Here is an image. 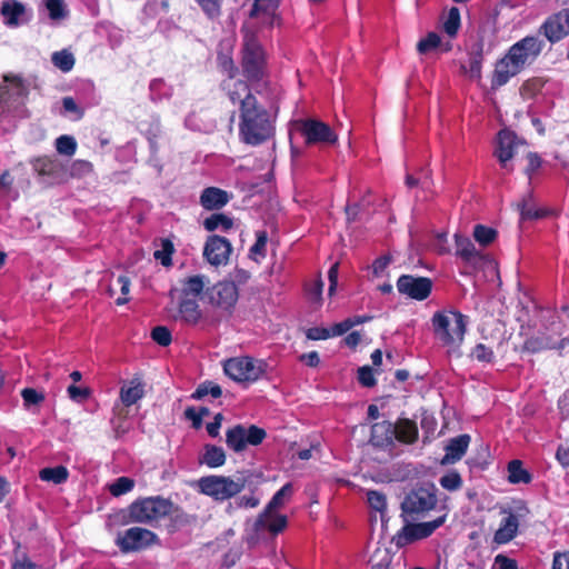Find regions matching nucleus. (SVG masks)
<instances>
[{
  "label": "nucleus",
  "instance_id": "nucleus-1",
  "mask_svg": "<svg viewBox=\"0 0 569 569\" xmlns=\"http://www.w3.org/2000/svg\"><path fill=\"white\" fill-rule=\"evenodd\" d=\"M545 41L535 36H527L513 43L508 52L496 62L491 78V88L498 89L530 66L541 53Z\"/></svg>",
  "mask_w": 569,
  "mask_h": 569
},
{
  "label": "nucleus",
  "instance_id": "nucleus-2",
  "mask_svg": "<svg viewBox=\"0 0 569 569\" xmlns=\"http://www.w3.org/2000/svg\"><path fill=\"white\" fill-rule=\"evenodd\" d=\"M273 123L269 112L258 103L249 99L240 111L239 134L243 142L258 146L267 141L273 134Z\"/></svg>",
  "mask_w": 569,
  "mask_h": 569
},
{
  "label": "nucleus",
  "instance_id": "nucleus-3",
  "mask_svg": "<svg viewBox=\"0 0 569 569\" xmlns=\"http://www.w3.org/2000/svg\"><path fill=\"white\" fill-rule=\"evenodd\" d=\"M436 338L442 346L456 351L463 342L468 318L459 311H438L431 318Z\"/></svg>",
  "mask_w": 569,
  "mask_h": 569
},
{
  "label": "nucleus",
  "instance_id": "nucleus-4",
  "mask_svg": "<svg viewBox=\"0 0 569 569\" xmlns=\"http://www.w3.org/2000/svg\"><path fill=\"white\" fill-rule=\"evenodd\" d=\"M437 488L433 483H422L409 491L401 502V517L405 522L418 521L428 516L437 506Z\"/></svg>",
  "mask_w": 569,
  "mask_h": 569
},
{
  "label": "nucleus",
  "instance_id": "nucleus-5",
  "mask_svg": "<svg viewBox=\"0 0 569 569\" xmlns=\"http://www.w3.org/2000/svg\"><path fill=\"white\" fill-rule=\"evenodd\" d=\"M250 475L237 472L233 477L207 476L199 480L200 491L216 500H227L240 493L248 483Z\"/></svg>",
  "mask_w": 569,
  "mask_h": 569
},
{
  "label": "nucleus",
  "instance_id": "nucleus-6",
  "mask_svg": "<svg viewBox=\"0 0 569 569\" xmlns=\"http://www.w3.org/2000/svg\"><path fill=\"white\" fill-rule=\"evenodd\" d=\"M291 495V483H286L273 495L264 510L257 517L254 521L256 532L268 530L271 533L277 535L287 527V517L279 515L276 511L284 506L286 501L290 498Z\"/></svg>",
  "mask_w": 569,
  "mask_h": 569
},
{
  "label": "nucleus",
  "instance_id": "nucleus-7",
  "mask_svg": "<svg viewBox=\"0 0 569 569\" xmlns=\"http://www.w3.org/2000/svg\"><path fill=\"white\" fill-rule=\"evenodd\" d=\"M173 503L161 497H148L132 502L129 516L132 521L152 523L173 512Z\"/></svg>",
  "mask_w": 569,
  "mask_h": 569
},
{
  "label": "nucleus",
  "instance_id": "nucleus-8",
  "mask_svg": "<svg viewBox=\"0 0 569 569\" xmlns=\"http://www.w3.org/2000/svg\"><path fill=\"white\" fill-rule=\"evenodd\" d=\"M266 363L250 357L230 358L223 363L224 373L236 382L252 383L263 373Z\"/></svg>",
  "mask_w": 569,
  "mask_h": 569
},
{
  "label": "nucleus",
  "instance_id": "nucleus-9",
  "mask_svg": "<svg viewBox=\"0 0 569 569\" xmlns=\"http://www.w3.org/2000/svg\"><path fill=\"white\" fill-rule=\"evenodd\" d=\"M563 325L561 321L553 320L545 330L539 331L537 336L528 338L523 343V350L530 353H537L545 350H562L569 346V337L557 340L562 335Z\"/></svg>",
  "mask_w": 569,
  "mask_h": 569
},
{
  "label": "nucleus",
  "instance_id": "nucleus-10",
  "mask_svg": "<svg viewBox=\"0 0 569 569\" xmlns=\"http://www.w3.org/2000/svg\"><path fill=\"white\" fill-rule=\"evenodd\" d=\"M447 519V513L438 516L431 521L417 522L409 521L405 522V526L393 537L392 541L397 547H405L417 540H421L430 537L439 527H441Z\"/></svg>",
  "mask_w": 569,
  "mask_h": 569
},
{
  "label": "nucleus",
  "instance_id": "nucleus-11",
  "mask_svg": "<svg viewBox=\"0 0 569 569\" xmlns=\"http://www.w3.org/2000/svg\"><path fill=\"white\" fill-rule=\"evenodd\" d=\"M266 438V431L257 426L246 428L237 425L226 432L227 446L236 452L243 451L248 445L258 446Z\"/></svg>",
  "mask_w": 569,
  "mask_h": 569
},
{
  "label": "nucleus",
  "instance_id": "nucleus-12",
  "mask_svg": "<svg viewBox=\"0 0 569 569\" xmlns=\"http://www.w3.org/2000/svg\"><path fill=\"white\" fill-rule=\"evenodd\" d=\"M242 67L250 80H260L264 71V52L254 37H248L243 46Z\"/></svg>",
  "mask_w": 569,
  "mask_h": 569
},
{
  "label": "nucleus",
  "instance_id": "nucleus-13",
  "mask_svg": "<svg viewBox=\"0 0 569 569\" xmlns=\"http://www.w3.org/2000/svg\"><path fill=\"white\" fill-rule=\"evenodd\" d=\"M157 540V535L148 529L132 527L118 532L116 545L124 552H133L151 546Z\"/></svg>",
  "mask_w": 569,
  "mask_h": 569
},
{
  "label": "nucleus",
  "instance_id": "nucleus-14",
  "mask_svg": "<svg viewBox=\"0 0 569 569\" xmlns=\"http://www.w3.org/2000/svg\"><path fill=\"white\" fill-rule=\"evenodd\" d=\"M297 130L306 138L308 144L335 143L338 139L337 134L327 123L316 119L298 121Z\"/></svg>",
  "mask_w": 569,
  "mask_h": 569
},
{
  "label": "nucleus",
  "instance_id": "nucleus-15",
  "mask_svg": "<svg viewBox=\"0 0 569 569\" xmlns=\"http://www.w3.org/2000/svg\"><path fill=\"white\" fill-rule=\"evenodd\" d=\"M526 146V141L520 139L513 131L509 129H502L499 131L497 137V147L495 154L498 158L502 168L512 170L508 166V161L511 160L521 147Z\"/></svg>",
  "mask_w": 569,
  "mask_h": 569
},
{
  "label": "nucleus",
  "instance_id": "nucleus-16",
  "mask_svg": "<svg viewBox=\"0 0 569 569\" xmlns=\"http://www.w3.org/2000/svg\"><path fill=\"white\" fill-rule=\"evenodd\" d=\"M539 32L551 43L558 42L569 36V8L562 9L548 17L540 26Z\"/></svg>",
  "mask_w": 569,
  "mask_h": 569
},
{
  "label": "nucleus",
  "instance_id": "nucleus-17",
  "mask_svg": "<svg viewBox=\"0 0 569 569\" xmlns=\"http://www.w3.org/2000/svg\"><path fill=\"white\" fill-rule=\"evenodd\" d=\"M397 289L401 295L421 301L429 297L432 290V281L426 277L403 274L397 281Z\"/></svg>",
  "mask_w": 569,
  "mask_h": 569
},
{
  "label": "nucleus",
  "instance_id": "nucleus-18",
  "mask_svg": "<svg viewBox=\"0 0 569 569\" xmlns=\"http://www.w3.org/2000/svg\"><path fill=\"white\" fill-rule=\"evenodd\" d=\"M231 251V243L226 238L210 236L203 247V257L211 266L219 267L228 263Z\"/></svg>",
  "mask_w": 569,
  "mask_h": 569
},
{
  "label": "nucleus",
  "instance_id": "nucleus-19",
  "mask_svg": "<svg viewBox=\"0 0 569 569\" xmlns=\"http://www.w3.org/2000/svg\"><path fill=\"white\" fill-rule=\"evenodd\" d=\"M208 297L213 306L230 311L238 301V288L233 281H220L208 289Z\"/></svg>",
  "mask_w": 569,
  "mask_h": 569
},
{
  "label": "nucleus",
  "instance_id": "nucleus-20",
  "mask_svg": "<svg viewBox=\"0 0 569 569\" xmlns=\"http://www.w3.org/2000/svg\"><path fill=\"white\" fill-rule=\"evenodd\" d=\"M502 513L503 517L493 536V541L498 545H505L511 541L519 529V518L517 515L506 510Z\"/></svg>",
  "mask_w": 569,
  "mask_h": 569
},
{
  "label": "nucleus",
  "instance_id": "nucleus-21",
  "mask_svg": "<svg viewBox=\"0 0 569 569\" xmlns=\"http://www.w3.org/2000/svg\"><path fill=\"white\" fill-rule=\"evenodd\" d=\"M456 254L465 262L477 264L482 261L483 256L475 247L473 242L459 233L455 234Z\"/></svg>",
  "mask_w": 569,
  "mask_h": 569
},
{
  "label": "nucleus",
  "instance_id": "nucleus-22",
  "mask_svg": "<svg viewBox=\"0 0 569 569\" xmlns=\"http://www.w3.org/2000/svg\"><path fill=\"white\" fill-rule=\"evenodd\" d=\"M469 442V435H460L456 438L450 439V441L446 446V455L443 456L441 462L443 465H449L460 460L466 453Z\"/></svg>",
  "mask_w": 569,
  "mask_h": 569
},
{
  "label": "nucleus",
  "instance_id": "nucleus-23",
  "mask_svg": "<svg viewBox=\"0 0 569 569\" xmlns=\"http://www.w3.org/2000/svg\"><path fill=\"white\" fill-rule=\"evenodd\" d=\"M397 429L390 421L377 422L371 427L370 441L377 447H387L392 443Z\"/></svg>",
  "mask_w": 569,
  "mask_h": 569
},
{
  "label": "nucleus",
  "instance_id": "nucleus-24",
  "mask_svg": "<svg viewBox=\"0 0 569 569\" xmlns=\"http://www.w3.org/2000/svg\"><path fill=\"white\" fill-rule=\"evenodd\" d=\"M224 87L232 103H240V111L243 110L244 102L249 99L257 100L244 81L231 79L226 82Z\"/></svg>",
  "mask_w": 569,
  "mask_h": 569
},
{
  "label": "nucleus",
  "instance_id": "nucleus-25",
  "mask_svg": "<svg viewBox=\"0 0 569 569\" xmlns=\"http://www.w3.org/2000/svg\"><path fill=\"white\" fill-rule=\"evenodd\" d=\"M228 201V192L214 187L206 188L200 197L201 206L208 210L220 209Z\"/></svg>",
  "mask_w": 569,
  "mask_h": 569
},
{
  "label": "nucleus",
  "instance_id": "nucleus-26",
  "mask_svg": "<svg viewBox=\"0 0 569 569\" xmlns=\"http://www.w3.org/2000/svg\"><path fill=\"white\" fill-rule=\"evenodd\" d=\"M144 396L143 383L140 378H133L120 389V400L126 407L137 403Z\"/></svg>",
  "mask_w": 569,
  "mask_h": 569
},
{
  "label": "nucleus",
  "instance_id": "nucleus-27",
  "mask_svg": "<svg viewBox=\"0 0 569 569\" xmlns=\"http://www.w3.org/2000/svg\"><path fill=\"white\" fill-rule=\"evenodd\" d=\"M395 438L405 443H413L418 439V427L415 421L401 418L395 423Z\"/></svg>",
  "mask_w": 569,
  "mask_h": 569
},
{
  "label": "nucleus",
  "instance_id": "nucleus-28",
  "mask_svg": "<svg viewBox=\"0 0 569 569\" xmlns=\"http://www.w3.org/2000/svg\"><path fill=\"white\" fill-rule=\"evenodd\" d=\"M1 13L6 24L16 27L19 24L20 17L24 14V7L16 0H7L2 2Z\"/></svg>",
  "mask_w": 569,
  "mask_h": 569
},
{
  "label": "nucleus",
  "instance_id": "nucleus-29",
  "mask_svg": "<svg viewBox=\"0 0 569 569\" xmlns=\"http://www.w3.org/2000/svg\"><path fill=\"white\" fill-rule=\"evenodd\" d=\"M181 319L188 325H196L201 318L199 305L193 299L184 298L179 303Z\"/></svg>",
  "mask_w": 569,
  "mask_h": 569
},
{
  "label": "nucleus",
  "instance_id": "nucleus-30",
  "mask_svg": "<svg viewBox=\"0 0 569 569\" xmlns=\"http://www.w3.org/2000/svg\"><path fill=\"white\" fill-rule=\"evenodd\" d=\"M200 462L210 468L221 467L226 462L224 450L221 447H217L214 445H207L204 447V452L200 459Z\"/></svg>",
  "mask_w": 569,
  "mask_h": 569
},
{
  "label": "nucleus",
  "instance_id": "nucleus-31",
  "mask_svg": "<svg viewBox=\"0 0 569 569\" xmlns=\"http://www.w3.org/2000/svg\"><path fill=\"white\" fill-rule=\"evenodd\" d=\"M279 7V0H254L250 10V17L256 18L259 14H266L270 17V23L272 24L277 19L276 11Z\"/></svg>",
  "mask_w": 569,
  "mask_h": 569
},
{
  "label": "nucleus",
  "instance_id": "nucleus-32",
  "mask_svg": "<svg viewBox=\"0 0 569 569\" xmlns=\"http://www.w3.org/2000/svg\"><path fill=\"white\" fill-rule=\"evenodd\" d=\"M69 471L64 466L43 468L39 471V478L42 481L53 485H61L68 480Z\"/></svg>",
  "mask_w": 569,
  "mask_h": 569
},
{
  "label": "nucleus",
  "instance_id": "nucleus-33",
  "mask_svg": "<svg viewBox=\"0 0 569 569\" xmlns=\"http://www.w3.org/2000/svg\"><path fill=\"white\" fill-rule=\"evenodd\" d=\"M508 480L511 483H529L531 475L522 467L520 460H511L508 463Z\"/></svg>",
  "mask_w": 569,
  "mask_h": 569
},
{
  "label": "nucleus",
  "instance_id": "nucleus-34",
  "mask_svg": "<svg viewBox=\"0 0 569 569\" xmlns=\"http://www.w3.org/2000/svg\"><path fill=\"white\" fill-rule=\"evenodd\" d=\"M482 44H478L477 50L470 54L469 68L462 66L463 72L473 80L481 79V67H482Z\"/></svg>",
  "mask_w": 569,
  "mask_h": 569
},
{
  "label": "nucleus",
  "instance_id": "nucleus-35",
  "mask_svg": "<svg viewBox=\"0 0 569 569\" xmlns=\"http://www.w3.org/2000/svg\"><path fill=\"white\" fill-rule=\"evenodd\" d=\"M51 62L60 71L69 72L74 67L76 59L71 51H69L68 49H62L51 54Z\"/></svg>",
  "mask_w": 569,
  "mask_h": 569
},
{
  "label": "nucleus",
  "instance_id": "nucleus-36",
  "mask_svg": "<svg viewBox=\"0 0 569 569\" xmlns=\"http://www.w3.org/2000/svg\"><path fill=\"white\" fill-rule=\"evenodd\" d=\"M44 6L48 11L49 19L53 23H59L69 14L64 0H44Z\"/></svg>",
  "mask_w": 569,
  "mask_h": 569
},
{
  "label": "nucleus",
  "instance_id": "nucleus-37",
  "mask_svg": "<svg viewBox=\"0 0 569 569\" xmlns=\"http://www.w3.org/2000/svg\"><path fill=\"white\" fill-rule=\"evenodd\" d=\"M232 226V219L223 213H213L203 221V227L207 231H228Z\"/></svg>",
  "mask_w": 569,
  "mask_h": 569
},
{
  "label": "nucleus",
  "instance_id": "nucleus-38",
  "mask_svg": "<svg viewBox=\"0 0 569 569\" xmlns=\"http://www.w3.org/2000/svg\"><path fill=\"white\" fill-rule=\"evenodd\" d=\"M207 283H209V280L203 274L189 277L183 281L182 293L184 297L199 296Z\"/></svg>",
  "mask_w": 569,
  "mask_h": 569
},
{
  "label": "nucleus",
  "instance_id": "nucleus-39",
  "mask_svg": "<svg viewBox=\"0 0 569 569\" xmlns=\"http://www.w3.org/2000/svg\"><path fill=\"white\" fill-rule=\"evenodd\" d=\"M38 174L51 176L54 180H61V164L56 159L38 158Z\"/></svg>",
  "mask_w": 569,
  "mask_h": 569
},
{
  "label": "nucleus",
  "instance_id": "nucleus-40",
  "mask_svg": "<svg viewBox=\"0 0 569 569\" xmlns=\"http://www.w3.org/2000/svg\"><path fill=\"white\" fill-rule=\"evenodd\" d=\"M12 86L16 89V94H23L24 87L22 81L18 77L4 76L2 83H0V102L7 101L10 97L9 86Z\"/></svg>",
  "mask_w": 569,
  "mask_h": 569
},
{
  "label": "nucleus",
  "instance_id": "nucleus-41",
  "mask_svg": "<svg viewBox=\"0 0 569 569\" xmlns=\"http://www.w3.org/2000/svg\"><path fill=\"white\" fill-rule=\"evenodd\" d=\"M518 207L522 219H537L543 216L541 211L536 209L533 196L531 192L522 198Z\"/></svg>",
  "mask_w": 569,
  "mask_h": 569
},
{
  "label": "nucleus",
  "instance_id": "nucleus-42",
  "mask_svg": "<svg viewBox=\"0 0 569 569\" xmlns=\"http://www.w3.org/2000/svg\"><path fill=\"white\" fill-rule=\"evenodd\" d=\"M473 238L480 246H488L492 243L497 238V231L493 228L477 224L473 228Z\"/></svg>",
  "mask_w": 569,
  "mask_h": 569
},
{
  "label": "nucleus",
  "instance_id": "nucleus-43",
  "mask_svg": "<svg viewBox=\"0 0 569 569\" xmlns=\"http://www.w3.org/2000/svg\"><path fill=\"white\" fill-rule=\"evenodd\" d=\"M367 501L369 506L381 515L383 520L385 512L387 510V498L386 495L378 490L367 491Z\"/></svg>",
  "mask_w": 569,
  "mask_h": 569
},
{
  "label": "nucleus",
  "instance_id": "nucleus-44",
  "mask_svg": "<svg viewBox=\"0 0 569 569\" xmlns=\"http://www.w3.org/2000/svg\"><path fill=\"white\" fill-rule=\"evenodd\" d=\"M460 28V11L458 8L452 7L446 20L443 21V30L449 37H455Z\"/></svg>",
  "mask_w": 569,
  "mask_h": 569
},
{
  "label": "nucleus",
  "instance_id": "nucleus-45",
  "mask_svg": "<svg viewBox=\"0 0 569 569\" xmlns=\"http://www.w3.org/2000/svg\"><path fill=\"white\" fill-rule=\"evenodd\" d=\"M174 252L173 243L169 239L161 240V249L156 250L153 257L156 260H160L161 264L164 267H170L172 264L171 256Z\"/></svg>",
  "mask_w": 569,
  "mask_h": 569
},
{
  "label": "nucleus",
  "instance_id": "nucleus-46",
  "mask_svg": "<svg viewBox=\"0 0 569 569\" xmlns=\"http://www.w3.org/2000/svg\"><path fill=\"white\" fill-rule=\"evenodd\" d=\"M56 149L58 153L71 157L76 153L77 141L72 136H60L56 140Z\"/></svg>",
  "mask_w": 569,
  "mask_h": 569
},
{
  "label": "nucleus",
  "instance_id": "nucleus-47",
  "mask_svg": "<svg viewBox=\"0 0 569 569\" xmlns=\"http://www.w3.org/2000/svg\"><path fill=\"white\" fill-rule=\"evenodd\" d=\"M470 357L479 362L490 363L495 360V352L485 343H478L471 350Z\"/></svg>",
  "mask_w": 569,
  "mask_h": 569
},
{
  "label": "nucleus",
  "instance_id": "nucleus-48",
  "mask_svg": "<svg viewBox=\"0 0 569 569\" xmlns=\"http://www.w3.org/2000/svg\"><path fill=\"white\" fill-rule=\"evenodd\" d=\"M260 503V497L256 496L254 491H251L250 495H243L234 499L233 502L229 503V509L232 508H244L252 509L258 507Z\"/></svg>",
  "mask_w": 569,
  "mask_h": 569
},
{
  "label": "nucleus",
  "instance_id": "nucleus-49",
  "mask_svg": "<svg viewBox=\"0 0 569 569\" xmlns=\"http://www.w3.org/2000/svg\"><path fill=\"white\" fill-rule=\"evenodd\" d=\"M134 481L128 477H120L110 485V492L114 497H119L132 490Z\"/></svg>",
  "mask_w": 569,
  "mask_h": 569
},
{
  "label": "nucleus",
  "instance_id": "nucleus-50",
  "mask_svg": "<svg viewBox=\"0 0 569 569\" xmlns=\"http://www.w3.org/2000/svg\"><path fill=\"white\" fill-rule=\"evenodd\" d=\"M441 39L438 33L429 32L425 39H421L417 44L419 53H427L439 47Z\"/></svg>",
  "mask_w": 569,
  "mask_h": 569
},
{
  "label": "nucleus",
  "instance_id": "nucleus-51",
  "mask_svg": "<svg viewBox=\"0 0 569 569\" xmlns=\"http://www.w3.org/2000/svg\"><path fill=\"white\" fill-rule=\"evenodd\" d=\"M92 170V166L86 160H76L69 167V176L74 178H82L88 176Z\"/></svg>",
  "mask_w": 569,
  "mask_h": 569
},
{
  "label": "nucleus",
  "instance_id": "nucleus-52",
  "mask_svg": "<svg viewBox=\"0 0 569 569\" xmlns=\"http://www.w3.org/2000/svg\"><path fill=\"white\" fill-rule=\"evenodd\" d=\"M208 18L214 19L220 16V0H196Z\"/></svg>",
  "mask_w": 569,
  "mask_h": 569
},
{
  "label": "nucleus",
  "instance_id": "nucleus-53",
  "mask_svg": "<svg viewBox=\"0 0 569 569\" xmlns=\"http://www.w3.org/2000/svg\"><path fill=\"white\" fill-rule=\"evenodd\" d=\"M152 339L160 346L167 347L171 343V332L167 327L158 326L151 332Z\"/></svg>",
  "mask_w": 569,
  "mask_h": 569
},
{
  "label": "nucleus",
  "instance_id": "nucleus-54",
  "mask_svg": "<svg viewBox=\"0 0 569 569\" xmlns=\"http://www.w3.org/2000/svg\"><path fill=\"white\" fill-rule=\"evenodd\" d=\"M440 485L442 488L453 491L461 487V478L457 472H451L440 478Z\"/></svg>",
  "mask_w": 569,
  "mask_h": 569
},
{
  "label": "nucleus",
  "instance_id": "nucleus-55",
  "mask_svg": "<svg viewBox=\"0 0 569 569\" xmlns=\"http://www.w3.org/2000/svg\"><path fill=\"white\" fill-rule=\"evenodd\" d=\"M268 241V234L266 231L257 232V240L254 244L250 249V253L254 256L264 257L266 256V246Z\"/></svg>",
  "mask_w": 569,
  "mask_h": 569
},
{
  "label": "nucleus",
  "instance_id": "nucleus-56",
  "mask_svg": "<svg viewBox=\"0 0 569 569\" xmlns=\"http://www.w3.org/2000/svg\"><path fill=\"white\" fill-rule=\"evenodd\" d=\"M358 379H359V382L363 387L370 388V387H373L376 385V379H375V376H373V370L369 366H365V367L359 368V370H358Z\"/></svg>",
  "mask_w": 569,
  "mask_h": 569
},
{
  "label": "nucleus",
  "instance_id": "nucleus-57",
  "mask_svg": "<svg viewBox=\"0 0 569 569\" xmlns=\"http://www.w3.org/2000/svg\"><path fill=\"white\" fill-rule=\"evenodd\" d=\"M491 569H518L517 561L505 555H497Z\"/></svg>",
  "mask_w": 569,
  "mask_h": 569
},
{
  "label": "nucleus",
  "instance_id": "nucleus-58",
  "mask_svg": "<svg viewBox=\"0 0 569 569\" xmlns=\"http://www.w3.org/2000/svg\"><path fill=\"white\" fill-rule=\"evenodd\" d=\"M332 337L331 330L328 328L312 327L307 331V338L310 340H325Z\"/></svg>",
  "mask_w": 569,
  "mask_h": 569
},
{
  "label": "nucleus",
  "instance_id": "nucleus-59",
  "mask_svg": "<svg viewBox=\"0 0 569 569\" xmlns=\"http://www.w3.org/2000/svg\"><path fill=\"white\" fill-rule=\"evenodd\" d=\"M62 107L66 112L76 113L78 119H80L83 114L81 109L77 106L76 101L71 97H64L62 99Z\"/></svg>",
  "mask_w": 569,
  "mask_h": 569
},
{
  "label": "nucleus",
  "instance_id": "nucleus-60",
  "mask_svg": "<svg viewBox=\"0 0 569 569\" xmlns=\"http://www.w3.org/2000/svg\"><path fill=\"white\" fill-rule=\"evenodd\" d=\"M68 393H69V397L74 401H82L89 395L87 389L79 388L74 385H71L68 387Z\"/></svg>",
  "mask_w": 569,
  "mask_h": 569
},
{
  "label": "nucleus",
  "instance_id": "nucleus-61",
  "mask_svg": "<svg viewBox=\"0 0 569 569\" xmlns=\"http://www.w3.org/2000/svg\"><path fill=\"white\" fill-rule=\"evenodd\" d=\"M352 328L351 319H346L339 323H336L330 330L332 337H338L346 333Z\"/></svg>",
  "mask_w": 569,
  "mask_h": 569
},
{
  "label": "nucleus",
  "instance_id": "nucleus-62",
  "mask_svg": "<svg viewBox=\"0 0 569 569\" xmlns=\"http://www.w3.org/2000/svg\"><path fill=\"white\" fill-rule=\"evenodd\" d=\"M391 262L390 256H382L375 260L372 270L376 276L380 274Z\"/></svg>",
  "mask_w": 569,
  "mask_h": 569
},
{
  "label": "nucleus",
  "instance_id": "nucleus-63",
  "mask_svg": "<svg viewBox=\"0 0 569 569\" xmlns=\"http://www.w3.org/2000/svg\"><path fill=\"white\" fill-rule=\"evenodd\" d=\"M323 290V282L322 280H317L313 286L309 289V297L312 301H320Z\"/></svg>",
  "mask_w": 569,
  "mask_h": 569
},
{
  "label": "nucleus",
  "instance_id": "nucleus-64",
  "mask_svg": "<svg viewBox=\"0 0 569 569\" xmlns=\"http://www.w3.org/2000/svg\"><path fill=\"white\" fill-rule=\"evenodd\" d=\"M556 458H557V460H558V461H559L563 467H569V446H568V447H562V446H560V447L557 449Z\"/></svg>",
  "mask_w": 569,
  "mask_h": 569
}]
</instances>
